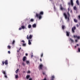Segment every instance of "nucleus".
I'll use <instances>...</instances> for the list:
<instances>
[{
	"instance_id": "obj_29",
	"label": "nucleus",
	"mask_w": 80,
	"mask_h": 80,
	"mask_svg": "<svg viewBox=\"0 0 80 80\" xmlns=\"http://www.w3.org/2000/svg\"><path fill=\"white\" fill-rule=\"evenodd\" d=\"M22 46H23L24 47H25V46H26V44H25V43H23L22 44Z\"/></svg>"
},
{
	"instance_id": "obj_21",
	"label": "nucleus",
	"mask_w": 80,
	"mask_h": 80,
	"mask_svg": "<svg viewBox=\"0 0 80 80\" xmlns=\"http://www.w3.org/2000/svg\"><path fill=\"white\" fill-rule=\"evenodd\" d=\"M18 70H19V69H18L17 70L15 71L16 73H17L18 72Z\"/></svg>"
},
{
	"instance_id": "obj_46",
	"label": "nucleus",
	"mask_w": 80,
	"mask_h": 80,
	"mask_svg": "<svg viewBox=\"0 0 80 80\" xmlns=\"http://www.w3.org/2000/svg\"><path fill=\"white\" fill-rule=\"evenodd\" d=\"M25 55H26V56H28V54H27V53H26Z\"/></svg>"
},
{
	"instance_id": "obj_5",
	"label": "nucleus",
	"mask_w": 80,
	"mask_h": 80,
	"mask_svg": "<svg viewBox=\"0 0 80 80\" xmlns=\"http://www.w3.org/2000/svg\"><path fill=\"white\" fill-rule=\"evenodd\" d=\"M2 73H3L5 77L6 78H7V74H6V72H5L3 71V70H2Z\"/></svg>"
},
{
	"instance_id": "obj_8",
	"label": "nucleus",
	"mask_w": 80,
	"mask_h": 80,
	"mask_svg": "<svg viewBox=\"0 0 80 80\" xmlns=\"http://www.w3.org/2000/svg\"><path fill=\"white\" fill-rule=\"evenodd\" d=\"M32 38V35H30L29 37H28V35L27 36V39L28 40L29 38V39H31Z\"/></svg>"
},
{
	"instance_id": "obj_18",
	"label": "nucleus",
	"mask_w": 80,
	"mask_h": 80,
	"mask_svg": "<svg viewBox=\"0 0 80 80\" xmlns=\"http://www.w3.org/2000/svg\"><path fill=\"white\" fill-rule=\"evenodd\" d=\"M62 30H64L65 29V26L64 25H62Z\"/></svg>"
},
{
	"instance_id": "obj_1",
	"label": "nucleus",
	"mask_w": 80,
	"mask_h": 80,
	"mask_svg": "<svg viewBox=\"0 0 80 80\" xmlns=\"http://www.w3.org/2000/svg\"><path fill=\"white\" fill-rule=\"evenodd\" d=\"M43 15V12L41 11L40 12L39 14L37 13H36L35 17L39 18V20H41V19H42V15Z\"/></svg>"
},
{
	"instance_id": "obj_42",
	"label": "nucleus",
	"mask_w": 80,
	"mask_h": 80,
	"mask_svg": "<svg viewBox=\"0 0 80 80\" xmlns=\"http://www.w3.org/2000/svg\"><path fill=\"white\" fill-rule=\"evenodd\" d=\"M27 73H30V72L29 71H28Z\"/></svg>"
},
{
	"instance_id": "obj_12",
	"label": "nucleus",
	"mask_w": 80,
	"mask_h": 80,
	"mask_svg": "<svg viewBox=\"0 0 80 80\" xmlns=\"http://www.w3.org/2000/svg\"><path fill=\"white\" fill-rule=\"evenodd\" d=\"M36 27H37V24H34L32 25V27L33 28H36Z\"/></svg>"
},
{
	"instance_id": "obj_26",
	"label": "nucleus",
	"mask_w": 80,
	"mask_h": 80,
	"mask_svg": "<svg viewBox=\"0 0 80 80\" xmlns=\"http://www.w3.org/2000/svg\"><path fill=\"white\" fill-rule=\"evenodd\" d=\"M43 53H42L41 55V57L42 58V57H43Z\"/></svg>"
},
{
	"instance_id": "obj_39",
	"label": "nucleus",
	"mask_w": 80,
	"mask_h": 80,
	"mask_svg": "<svg viewBox=\"0 0 80 80\" xmlns=\"http://www.w3.org/2000/svg\"><path fill=\"white\" fill-rule=\"evenodd\" d=\"M21 42H23V43H25V41L24 40H22L21 41Z\"/></svg>"
},
{
	"instance_id": "obj_16",
	"label": "nucleus",
	"mask_w": 80,
	"mask_h": 80,
	"mask_svg": "<svg viewBox=\"0 0 80 80\" xmlns=\"http://www.w3.org/2000/svg\"><path fill=\"white\" fill-rule=\"evenodd\" d=\"M76 3H77V5H80V4L79 3V1H78V0H77Z\"/></svg>"
},
{
	"instance_id": "obj_31",
	"label": "nucleus",
	"mask_w": 80,
	"mask_h": 80,
	"mask_svg": "<svg viewBox=\"0 0 80 80\" xmlns=\"http://www.w3.org/2000/svg\"><path fill=\"white\" fill-rule=\"evenodd\" d=\"M34 21V20H33V19H31L30 20L31 22H33Z\"/></svg>"
},
{
	"instance_id": "obj_7",
	"label": "nucleus",
	"mask_w": 80,
	"mask_h": 80,
	"mask_svg": "<svg viewBox=\"0 0 80 80\" xmlns=\"http://www.w3.org/2000/svg\"><path fill=\"white\" fill-rule=\"evenodd\" d=\"M43 67V66L42 64H41L40 65V66H39V68L40 70H42V68Z\"/></svg>"
},
{
	"instance_id": "obj_30",
	"label": "nucleus",
	"mask_w": 80,
	"mask_h": 80,
	"mask_svg": "<svg viewBox=\"0 0 80 80\" xmlns=\"http://www.w3.org/2000/svg\"><path fill=\"white\" fill-rule=\"evenodd\" d=\"M78 20H80V15H79L78 16Z\"/></svg>"
},
{
	"instance_id": "obj_44",
	"label": "nucleus",
	"mask_w": 80,
	"mask_h": 80,
	"mask_svg": "<svg viewBox=\"0 0 80 80\" xmlns=\"http://www.w3.org/2000/svg\"><path fill=\"white\" fill-rule=\"evenodd\" d=\"M76 42H78V40L77 39H76L75 40Z\"/></svg>"
},
{
	"instance_id": "obj_53",
	"label": "nucleus",
	"mask_w": 80,
	"mask_h": 80,
	"mask_svg": "<svg viewBox=\"0 0 80 80\" xmlns=\"http://www.w3.org/2000/svg\"><path fill=\"white\" fill-rule=\"evenodd\" d=\"M71 13H72V10H71Z\"/></svg>"
},
{
	"instance_id": "obj_23",
	"label": "nucleus",
	"mask_w": 80,
	"mask_h": 80,
	"mask_svg": "<svg viewBox=\"0 0 80 80\" xmlns=\"http://www.w3.org/2000/svg\"><path fill=\"white\" fill-rule=\"evenodd\" d=\"M54 78H55V77H54V76H52V80H54Z\"/></svg>"
},
{
	"instance_id": "obj_36",
	"label": "nucleus",
	"mask_w": 80,
	"mask_h": 80,
	"mask_svg": "<svg viewBox=\"0 0 80 80\" xmlns=\"http://www.w3.org/2000/svg\"><path fill=\"white\" fill-rule=\"evenodd\" d=\"M22 28H19V30H22Z\"/></svg>"
},
{
	"instance_id": "obj_20",
	"label": "nucleus",
	"mask_w": 80,
	"mask_h": 80,
	"mask_svg": "<svg viewBox=\"0 0 80 80\" xmlns=\"http://www.w3.org/2000/svg\"><path fill=\"white\" fill-rule=\"evenodd\" d=\"M32 28V26L30 25V24H29L28 25V28Z\"/></svg>"
},
{
	"instance_id": "obj_33",
	"label": "nucleus",
	"mask_w": 80,
	"mask_h": 80,
	"mask_svg": "<svg viewBox=\"0 0 80 80\" xmlns=\"http://www.w3.org/2000/svg\"><path fill=\"white\" fill-rule=\"evenodd\" d=\"M73 37H74V38H77V36H76V35H74Z\"/></svg>"
},
{
	"instance_id": "obj_11",
	"label": "nucleus",
	"mask_w": 80,
	"mask_h": 80,
	"mask_svg": "<svg viewBox=\"0 0 80 80\" xmlns=\"http://www.w3.org/2000/svg\"><path fill=\"white\" fill-rule=\"evenodd\" d=\"M26 58L27 57H26L25 56H24L22 60L23 61V62H25V61Z\"/></svg>"
},
{
	"instance_id": "obj_52",
	"label": "nucleus",
	"mask_w": 80,
	"mask_h": 80,
	"mask_svg": "<svg viewBox=\"0 0 80 80\" xmlns=\"http://www.w3.org/2000/svg\"><path fill=\"white\" fill-rule=\"evenodd\" d=\"M20 50H21V48H20L19 49V51H20Z\"/></svg>"
},
{
	"instance_id": "obj_51",
	"label": "nucleus",
	"mask_w": 80,
	"mask_h": 80,
	"mask_svg": "<svg viewBox=\"0 0 80 80\" xmlns=\"http://www.w3.org/2000/svg\"><path fill=\"white\" fill-rule=\"evenodd\" d=\"M74 48H77V46H75L74 47Z\"/></svg>"
},
{
	"instance_id": "obj_54",
	"label": "nucleus",
	"mask_w": 80,
	"mask_h": 80,
	"mask_svg": "<svg viewBox=\"0 0 80 80\" xmlns=\"http://www.w3.org/2000/svg\"><path fill=\"white\" fill-rule=\"evenodd\" d=\"M23 73H25V71H23Z\"/></svg>"
},
{
	"instance_id": "obj_14",
	"label": "nucleus",
	"mask_w": 80,
	"mask_h": 80,
	"mask_svg": "<svg viewBox=\"0 0 80 80\" xmlns=\"http://www.w3.org/2000/svg\"><path fill=\"white\" fill-rule=\"evenodd\" d=\"M30 75H28L26 76L27 79H28V78H30Z\"/></svg>"
},
{
	"instance_id": "obj_3",
	"label": "nucleus",
	"mask_w": 80,
	"mask_h": 80,
	"mask_svg": "<svg viewBox=\"0 0 80 80\" xmlns=\"http://www.w3.org/2000/svg\"><path fill=\"white\" fill-rule=\"evenodd\" d=\"M3 65H4V64L5 63V65H8V60H6L5 62L4 61H2V62Z\"/></svg>"
},
{
	"instance_id": "obj_10",
	"label": "nucleus",
	"mask_w": 80,
	"mask_h": 80,
	"mask_svg": "<svg viewBox=\"0 0 80 80\" xmlns=\"http://www.w3.org/2000/svg\"><path fill=\"white\" fill-rule=\"evenodd\" d=\"M66 32L67 36H68V37H69V36L70 35V32H69L67 31H66Z\"/></svg>"
},
{
	"instance_id": "obj_43",
	"label": "nucleus",
	"mask_w": 80,
	"mask_h": 80,
	"mask_svg": "<svg viewBox=\"0 0 80 80\" xmlns=\"http://www.w3.org/2000/svg\"><path fill=\"white\" fill-rule=\"evenodd\" d=\"M76 27H79L78 24H77Z\"/></svg>"
},
{
	"instance_id": "obj_13",
	"label": "nucleus",
	"mask_w": 80,
	"mask_h": 80,
	"mask_svg": "<svg viewBox=\"0 0 80 80\" xmlns=\"http://www.w3.org/2000/svg\"><path fill=\"white\" fill-rule=\"evenodd\" d=\"M74 22L75 23H77V22H78V20L76 19H74Z\"/></svg>"
},
{
	"instance_id": "obj_37",
	"label": "nucleus",
	"mask_w": 80,
	"mask_h": 80,
	"mask_svg": "<svg viewBox=\"0 0 80 80\" xmlns=\"http://www.w3.org/2000/svg\"><path fill=\"white\" fill-rule=\"evenodd\" d=\"M68 12H70V9L69 8H68Z\"/></svg>"
},
{
	"instance_id": "obj_49",
	"label": "nucleus",
	"mask_w": 80,
	"mask_h": 80,
	"mask_svg": "<svg viewBox=\"0 0 80 80\" xmlns=\"http://www.w3.org/2000/svg\"><path fill=\"white\" fill-rule=\"evenodd\" d=\"M29 80H32V78H30Z\"/></svg>"
},
{
	"instance_id": "obj_34",
	"label": "nucleus",
	"mask_w": 80,
	"mask_h": 80,
	"mask_svg": "<svg viewBox=\"0 0 80 80\" xmlns=\"http://www.w3.org/2000/svg\"><path fill=\"white\" fill-rule=\"evenodd\" d=\"M60 9L61 10H63V8H62V7H61L60 8Z\"/></svg>"
},
{
	"instance_id": "obj_50",
	"label": "nucleus",
	"mask_w": 80,
	"mask_h": 80,
	"mask_svg": "<svg viewBox=\"0 0 80 80\" xmlns=\"http://www.w3.org/2000/svg\"><path fill=\"white\" fill-rule=\"evenodd\" d=\"M17 52L18 53H19V50H17Z\"/></svg>"
},
{
	"instance_id": "obj_25",
	"label": "nucleus",
	"mask_w": 80,
	"mask_h": 80,
	"mask_svg": "<svg viewBox=\"0 0 80 80\" xmlns=\"http://www.w3.org/2000/svg\"><path fill=\"white\" fill-rule=\"evenodd\" d=\"M77 38H78V39L79 40H80V36H77Z\"/></svg>"
},
{
	"instance_id": "obj_2",
	"label": "nucleus",
	"mask_w": 80,
	"mask_h": 80,
	"mask_svg": "<svg viewBox=\"0 0 80 80\" xmlns=\"http://www.w3.org/2000/svg\"><path fill=\"white\" fill-rule=\"evenodd\" d=\"M67 14L68 15V17H67V14H66V13H64L63 14L65 18L66 19H67V22H70V14L69 13V12H67Z\"/></svg>"
},
{
	"instance_id": "obj_6",
	"label": "nucleus",
	"mask_w": 80,
	"mask_h": 80,
	"mask_svg": "<svg viewBox=\"0 0 80 80\" xmlns=\"http://www.w3.org/2000/svg\"><path fill=\"white\" fill-rule=\"evenodd\" d=\"M76 29V27L75 26H74V27L72 28V32L73 33H74L75 32V30Z\"/></svg>"
},
{
	"instance_id": "obj_47",
	"label": "nucleus",
	"mask_w": 80,
	"mask_h": 80,
	"mask_svg": "<svg viewBox=\"0 0 80 80\" xmlns=\"http://www.w3.org/2000/svg\"><path fill=\"white\" fill-rule=\"evenodd\" d=\"M77 46H78H78H79V45H78V44H76Z\"/></svg>"
},
{
	"instance_id": "obj_9",
	"label": "nucleus",
	"mask_w": 80,
	"mask_h": 80,
	"mask_svg": "<svg viewBox=\"0 0 80 80\" xmlns=\"http://www.w3.org/2000/svg\"><path fill=\"white\" fill-rule=\"evenodd\" d=\"M28 45H30L31 44H32V43L31 42H32V39H30V40H29L28 41Z\"/></svg>"
},
{
	"instance_id": "obj_28",
	"label": "nucleus",
	"mask_w": 80,
	"mask_h": 80,
	"mask_svg": "<svg viewBox=\"0 0 80 80\" xmlns=\"http://www.w3.org/2000/svg\"><path fill=\"white\" fill-rule=\"evenodd\" d=\"M26 63L27 64H28V63H30V62L29 61H26Z\"/></svg>"
},
{
	"instance_id": "obj_15",
	"label": "nucleus",
	"mask_w": 80,
	"mask_h": 80,
	"mask_svg": "<svg viewBox=\"0 0 80 80\" xmlns=\"http://www.w3.org/2000/svg\"><path fill=\"white\" fill-rule=\"evenodd\" d=\"M21 28H22V29H24L25 28V26L22 25Z\"/></svg>"
},
{
	"instance_id": "obj_55",
	"label": "nucleus",
	"mask_w": 80,
	"mask_h": 80,
	"mask_svg": "<svg viewBox=\"0 0 80 80\" xmlns=\"http://www.w3.org/2000/svg\"><path fill=\"white\" fill-rule=\"evenodd\" d=\"M50 1H51V2H52V0H50Z\"/></svg>"
},
{
	"instance_id": "obj_27",
	"label": "nucleus",
	"mask_w": 80,
	"mask_h": 80,
	"mask_svg": "<svg viewBox=\"0 0 80 80\" xmlns=\"http://www.w3.org/2000/svg\"><path fill=\"white\" fill-rule=\"evenodd\" d=\"M54 11H56V10H57V9L55 8V6H54Z\"/></svg>"
},
{
	"instance_id": "obj_19",
	"label": "nucleus",
	"mask_w": 80,
	"mask_h": 80,
	"mask_svg": "<svg viewBox=\"0 0 80 80\" xmlns=\"http://www.w3.org/2000/svg\"><path fill=\"white\" fill-rule=\"evenodd\" d=\"M70 40L71 43H73V42L74 41H73V39H72V38H70Z\"/></svg>"
},
{
	"instance_id": "obj_22",
	"label": "nucleus",
	"mask_w": 80,
	"mask_h": 80,
	"mask_svg": "<svg viewBox=\"0 0 80 80\" xmlns=\"http://www.w3.org/2000/svg\"><path fill=\"white\" fill-rule=\"evenodd\" d=\"M8 49H10V48H11V46H8Z\"/></svg>"
},
{
	"instance_id": "obj_41",
	"label": "nucleus",
	"mask_w": 80,
	"mask_h": 80,
	"mask_svg": "<svg viewBox=\"0 0 80 80\" xmlns=\"http://www.w3.org/2000/svg\"><path fill=\"white\" fill-rule=\"evenodd\" d=\"M33 57V55H32L31 56V58H32Z\"/></svg>"
},
{
	"instance_id": "obj_40",
	"label": "nucleus",
	"mask_w": 80,
	"mask_h": 80,
	"mask_svg": "<svg viewBox=\"0 0 80 80\" xmlns=\"http://www.w3.org/2000/svg\"><path fill=\"white\" fill-rule=\"evenodd\" d=\"M8 53H9V54H10V51H8Z\"/></svg>"
},
{
	"instance_id": "obj_24",
	"label": "nucleus",
	"mask_w": 80,
	"mask_h": 80,
	"mask_svg": "<svg viewBox=\"0 0 80 80\" xmlns=\"http://www.w3.org/2000/svg\"><path fill=\"white\" fill-rule=\"evenodd\" d=\"M18 75H16L15 76V78H18Z\"/></svg>"
},
{
	"instance_id": "obj_48",
	"label": "nucleus",
	"mask_w": 80,
	"mask_h": 80,
	"mask_svg": "<svg viewBox=\"0 0 80 80\" xmlns=\"http://www.w3.org/2000/svg\"><path fill=\"white\" fill-rule=\"evenodd\" d=\"M40 62H42V59L40 58Z\"/></svg>"
},
{
	"instance_id": "obj_45",
	"label": "nucleus",
	"mask_w": 80,
	"mask_h": 80,
	"mask_svg": "<svg viewBox=\"0 0 80 80\" xmlns=\"http://www.w3.org/2000/svg\"><path fill=\"white\" fill-rule=\"evenodd\" d=\"M42 74H43V75H45V73L43 72H42Z\"/></svg>"
},
{
	"instance_id": "obj_32",
	"label": "nucleus",
	"mask_w": 80,
	"mask_h": 80,
	"mask_svg": "<svg viewBox=\"0 0 80 80\" xmlns=\"http://www.w3.org/2000/svg\"><path fill=\"white\" fill-rule=\"evenodd\" d=\"M15 40H13V41L12 42V45H13V44H14V43H15Z\"/></svg>"
},
{
	"instance_id": "obj_38",
	"label": "nucleus",
	"mask_w": 80,
	"mask_h": 80,
	"mask_svg": "<svg viewBox=\"0 0 80 80\" xmlns=\"http://www.w3.org/2000/svg\"><path fill=\"white\" fill-rule=\"evenodd\" d=\"M22 65L23 66H25V63H22Z\"/></svg>"
},
{
	"instance_id": "obj_35",
	"label": "nucleus",
	"mask_w": 80,
	"mask_h": 80,
	"mask_svg": "<svg viewBox=\"0 0 80 80\" xmlns=\"http://www.w3.org/2000/svg\"><path fill=\"white\" fill-rule=\"evenodd\" d=\"M78 52H80V48H78Z\"/></svg>"
},
{
	"instance_id": "obj_17",
	"label": "nucleus",
	"mask_w": 80,
	"mask_h": 80,
	"mask_svg": "<svg viewBox=\"0 0 80 80\" xmlns=\"http://www.w3.org/2000/svg\"><path fill=\"white\" fill-rule=\"evenodd\" d=\"M73 9L74 10H77V7H76V6L74 7Z\"/></svg>"
},
{
	"instance_id": "obj_4",
	"label": "nucleus",
	"mask_w": 80,
	"mask_h": 80,
	"mask_svg": "<svg viewBox=\"0 0 80 80\" xmlns=\"http://www.w3.org/2000/svg\"><path fill=\"white\" fill-rule=\"evenodd\" d=\"M71 2H68V5H70V4H71L72 6H73V0H71L70 1Z\"/></svg>"
}]
</instances>
